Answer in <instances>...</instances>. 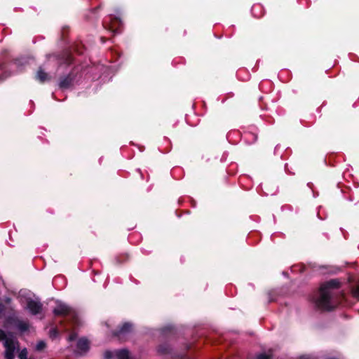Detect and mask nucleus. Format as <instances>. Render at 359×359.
I'll return each mask as SVG.
<instances>
[{"instance_id":"nucleus-1","label":"nucleus","mask_w":359,"mask_h":359,"mask_svg":"<svg viewBox=\"0 0 359 359\" xmlns=\"http://www.w3.org/2000/svg\"><path fill=\"white\" fill-rule=\"evenodd\" d=\"M339 282L333 279L323 284L318 294L315 299L316 306L323 311H330L337 304L334 299L333 290L338 288Z\"/></svg>"},{"instance_id":"nucleus-2","label":"nucleus","mask_w":359,"mask_h":359,"mask_svg":"<svg viewBox=\"0 0 359 359\" xmlns=\"http://www.w3.org/2000/svg\"><path fill=\"white\" fill-rule=\"evenodd\" d=\"M5 348V359H14L15 350L18 348V342L15 338L11 335V337L6 338L4 343Z\"/></svg>"},{"instance_id":"nucleus-3","label":"nucleus","mask_w":359,"mask_h":359,"mask_svg":"<svg viewBox=\"0 0 359 359\" xmlns=\"http://www.w3.org/2000/svg\"><path fill=\"white\" fill-rule=\"evenodd\" d=\"M53 313L55 316L69 315L72 317H74L75 316L74 311L69 306L61 302H57L56 306L53 309Z\"/></svg>"},{"instance_id":"nucleus-4","label":"nucleus","mask_w":359,"mask_h":359,"mask_svg":"<svg viewBox=\"0 0 359 359\" xmlns=\"http://www.w3.org/2000/svg\"><path fill=\"white\" fill-rule=\"evenodd\" d=\"M41 306V303L34 300H30L27 302V309L34 315L40 313Z\"/></svg>"},{"instance_id":"nucleus-5","label":"nucleus","mask_w":359,"mask_h":359,"mask_svg":"<svg viewBox=\"0 0 359 359\" xmlns=\"http://www.w3.org/2000/svg\"><path fill=\"white\" fill-rule=\"evenodd\" d=\"M77 348L81 352H86L89 348V341L85 338L80 339L77 342Z\"/></svg>"},{"instance_id":"nucleus-6","label":"nucleus","mask_w":359,"mask_h":359,"mask_svg":"<svg viewBox=\"0 0 359 359\" xmlns=\"http://www.w3.org/2000/svg\"><path fill=\"white\" fill-rule=\"evenodd\" d=\"M132 324L130 323H125L121 328L115 333V335L120 337L121 335L126 334L132 331Z\"/></svg>"},{"instance_id":"nucleus-7","label":"nucleus","mask_w":359,"mask_h":359,"mask_svg":"<svg viewBox=\"0 0 359 359\" xmlns=\"http://www.w3.org/2000/svg\"><path fill=\"white\" fill-rule=\"evenodd\" d=\"M121 26V22L118 19H114L110 25H109V29L114 34L119 32V29Z\"/></svg>"},{"instance_id":"nucleus-8","label":"nucleus","mask_w":359,"mask_h":359,"mask_svg":"<svg viewBox=\"0 0 359 359\" xmlns=\"http://www.w3.org/2000/svg\"><path fill=\"white\" fill-rule=\"evenodd\" d=\"M115 355L117 359H131L128 350L122 349L116 351Z\"/></svg>"},{"instance_id":"nucleus-9","label":"nucleus","mask_w":359,"mask_h":359,"mask_svg":"<svg viewBox=\"0 0 359 359\" xmlns=\"http://www.w3.org/2000/svg\"><path fill=\"white\" fill-rule=\"evenodd\" d=\"M36 79L41 82H44L48 79V74L44 72L41 69H39L36 74Z\"/></svg>"},{"instance_id":"nucleus-10","label":"nucleus","mask_w":359,"mask_h":359,"mask_svg":"<svg viewBox=\"0 0 359 359\" xmlns=\"http://www.w3.org/2000/svg\"><path fill=\"white\" fill-rule=\"evenodd\" d=\"M17 327L21 332L27 331L29 328V324L26 321H19L17 323Z\"/></svg>"},{"instance_id":"nucleus-11","label":"nucleus","mask_w":359,"mask_h":359,"mask_svg":"<svg viewBox=\"0 0 359 359\" xmlns=\"http://www.w3.org/2000/svg\"><path fill=\"white\" fill-rule=\"evenodd\" d=\"M169 347L168 345L166 344H164V345H161L158 347V353H160L161 354H165V353H168L169 352Z\"/></svg>"},{"instance_id":"nucleus-12","label":"nucleus","mask_w":359,"mask_h":359,"mask_svg":"<svg viewBox=\"0 0 359 359\" xmlns=\"http://www.w3.org/2000/svg\"><path fill=\"white\" fill-rule=\"evenodd\" d=\"M351 293L354 297L359 299V283L352 287Z\"/></svg>"},{"instance_id":"nucleus-13","label":"nucleus","mask_w":359,"mask_h":359,"mask_svg":"<svg viewBox=\"0 0 359 359\" xmlns=\"http://www.w3.org/2000/svg\"><path fill=\"white\" fill-rule=\"evenodd\" d=\"M18 357L20 359H28L27 358V351L26 348H23L20 352Z\"/></svg>"},{"instance_id":"nucleus-14","label":"nucleus","mask_w":359,"mask_h":359,"mask_svg":"<svg viewBox=\"0 0 359 359\" xmlns=\"http://www.w3.org/2000/svg\"><path fill=\"white\" fill-rule=\"evenodd\" d=\"M69 81L68 79H65L64 80L61 81L60 83V86L62 88H67L69 86Z\"/></svg>"},{"instance_id":"nucleus-15","label":"nucleus","mask_w":359,"mask_h":359,"mask_svg":"<svg viewBox=\"0 0 359 359\" xmlns=\"http://www.w3.org/2000/svg\"><path fill=\"white\" fill-rule=\"evenodd\" d=\"M45 346H46L45 342L43 341H41L37 343V344L36 346V348L38 351H41L42 349H43L45 348Z\"/></svg>"},{"instance_id":"nucleus-16","label":"nucleus","mask_w":359,"mask_h":359,"mask_svg":"<svg viewBox=\"0 0 359 359\" xmlns=\"http://www.w3.org/2000/svg\"><path fill=\"white\" fill-rule=\"evenodd\" d=\"M256 359H271V356L265 353H260L257 355Z\"/></svg>"},{"instance_id":"nucleus-17","label":"nucleus","mask_w":359,"mask_h":359,"mask_svg":"<svg viewBox=\"0 0 359 359\" xmlns=\"http://www.w3.org/2000/svg\"><path fill=\"white\" fill-rule=\"evenodd\" d=\"M57 335H58V332H57V329L53 328V329L50 330V337L52 339L56 338L57 337Z\"/></svg>"},{"instance_id":"nucleus-18","label":"nucleus","mask_w":359,"mask_h":359,"mask_svg":"<svg viewBox=\"0 0 359 359\" xmlns=\"http://www.w3.org/2000/svg\"><path fill=\"white\" fill-rule=\"evenodd\" d=\"M11 337V336H7L4 331L0 330V341L3 340L4 342L6 338Z\"/></svg>"},{"instance_id":"nucleus-19","label":"nucleus","mask_w":359,"mask_h":359,"mask_svg":"<svg viewBox=\"0 0 359 359\" xmlns=\"http://www.w3.org/2000/svg\"><path fill=\"white\" fill-rule=\"evenodd\" d=\"M113 356V353L110 351H106L104 353V357L106 359H111Z\"/></svg>"},{"instance_id":"nucleus-20","label":"nucleus","mask_w":359,"mask_h":359,"mask_svg":"<svg viewBox=\"0 0 359 359\" xmlns=\"http://www.w3.org/2000/svg\"><path fill=\"white\" fill-rule=\"evenodd\" d=\"M299 359H316V358L311 355H302L299 358Z\"/></svg>"},{"instance_id":"nucleus-21","label":"nucleus","mask_w":359,"mask_h":359,"mask_svg":"<svg viewBox=\"0 0 359 359\" xmlns=\"http://www.w3.org/2000/svg\"><path fill=\"white\" fill-rule=\"evenodd\" d=\"M4 311V306L1 303H0V318L2 316Z\"/></svg>"},{"instance_id":"nucleus-22","label":"nucleus","mask_w":359,"mask_h":359,"mask_svg":"<svg viewBox=\"0 0 359 359\" xmlns=\"http://www.w3.org/2000/svg\"><path fill=\"white\" fill-rule=\"evenodd\" d=\"M76 335L75 334H72L69 337V341H73V340H74L76 339Z\"/></svg>"}]
</instances>
